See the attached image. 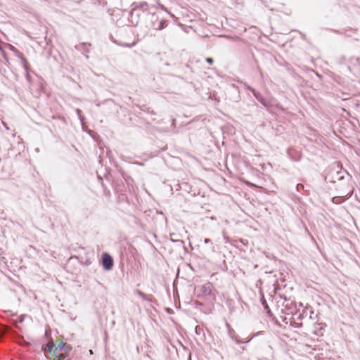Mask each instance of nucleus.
Here are the masks:
<instances>
[{
  "mask_svg": "<svg viewBox=\"0 0 360 360\" xmlns=\"http://www.w3.org/2000/svg\"><path fill=\"white\" fill-rule=\"evenodd\" d=\"M86 46H91V44L90 43L83 42V43H81L79 45L76 46L75 48L77 49H81L82 47H84L83 51L85 53H89V49L86 47Z\"/></svg>",
  "mask_w": 360,
  "mask_h": 360,
  "instance_id": "10",
  "label": "nucleus"
},
{
  "mask_svg": "<svg viewBox=\"0 0 360 360\" xmlns=\"http://www.w3.org/2000/svg\"><path fill=\"white\" fill-rule=\"evenodd\" d=\"M248 89H249L252 93L253 96L255 95V93H257V92L255 89H253V88H252V87H251V86H249V87H248Z\"/></svg>",
  "mask_w": 360,
  "mask_h": 360,
  "instance_id": "20",
  "label": "nucleus"
},
{
  "mask_svg": "<svg viewBox=\"0 0 360 360\" xmlns=\"http://www.w3.org/2000/svg\"><path fill=\"white\" fill-rule=\"evenodd\" d=\"M24 319H25V315H20V316L18 317V322H20V323L23 322Z\"/></svg>",
  "mask_w": 360,
  "mask_h": 360,
  "instance_id": "19",
  "label": "nucleus"
},
{
  "mask_svg": "<svg viewBox=\"0 0 360 360\" xmlns=\"http://www.w3.org/2000/svg\"><path fill=\"white\" fill-rule=\"evenodd\" d=\"M65 347V342H61L57 346L55 345L54 349L53 351V356H56V355L60 353V351L63 350Z\"/></svg>",
  "mask_w": 360,
  "mask_h": 360,
  "instance_id": "8",
  "label": "nucleus"
},
{
  "mask_svg": "<svg viewBox=\"0 0 360 360\" xmlns=\"http://www.w3.org/2000/svg\"><path fill=\"white\" fill-rule=\"evenodd\" d=\"M300 187H301V188H303L304 186H303V185H302V184H297V190L300 189Z\"/></svg>",
  "mask_w": 360,
  "mask_h": 360,
  "instance_id": "27",
  "label": "nucleus"
},
{
  "mask_svg": "<svg viewBox=\"0 0 360 360\" xmlns=\"http://www.w3.org/2000/svg\"><path fill=\"white\" fill-rule=\"evenodd\" d=\"M10 46H11V49L15 53V50H17V49L12 45H10Z\"/></svg>",
  "mask_w": 360,
  "mask_h": 360,
  "instance_id": "26",
  "label": "nucleus"
},
{
  "mask_svg": "<svg viewBox=\"0 0 360 360\" xmlns=\"http://www.w3.org/2000/svg\"><path fill=\"white\" fill-rule=\"evenodd\" d=\"M63 349V352L68 354V353L72 350V346L65 342V347Z\"/></svg>",
  "mask_w": 360,
  "mask_h": 360,
  "instance_id": "15",
  "label": "nucleus"
},
{
  "mask_svg": "<svg viewBox=\"0 0 360 360\" xmlns=\"http://www.w3.org/2000/svg\"><path fill=\"white\" fill-rule=\"evenodd\" d=\"M89 352H90V354H92V353H93V352H92V350H91V349H90V350H89Z\"/></svg>",
  "mask_w": 360,
  "mask_h": 360,
  "instance_id": "29",
  "label": "nucleus"
},
{
  "mask_svg": "<svg viewBox=\"0 0 360 360\" xmlns=\"http://www.w3.org/2000/svg\"><path fill=\"white\" fill-rule=\"evenodd\" d=\"M226 326L228 329V332H229V335L230 338L232 340H233L236 342H237L238 344L242 343L243 342L237 338L236 333L235 330L231 328V326L229 325V323H226Z\"/></svg>",
  "mask_w": 360,
  "mask_h": 360,
  "instance_id": "5",
  "label": "nucleus"
},
{
  "mask_svg": "<svg viewBox=\"0 0 360 360\" xmlns=\"http://www.w3.org/2000/svg\"><path fill=\"white\" fill-rule=\"evenodd\" d=\"M115 43H117V44L122 46H127V47H131L134 45V44H121V43H117V41H115Z\"/></svg>",
  "mask_w": 360,
  "mask_h": 360,
  "instance_id": "17",
  "label": "nucleus"
},
{
  "mask_svg": "<svg viewBox=\"0 0 360 360\" xmlns=\"http://www.w3.org/2000/svg\"><path fill=\"white\" fill-rule=\"evenodd\" d=\"M254 96L263 105H264V106L267 105V103H266V100L264 98V97L259 92L257 91V93H255Z\"/></svg>",
  "mask_w": 360,
  "mask_h": 360,
  "instance_id": "9",
  "label": "nucleus"
},
{
  "mask_svg": "<svg viewBox=\"0 0 360 360\" xmlns=\"http://www.w3.org/2000/svg\"><path fill=\"white\" fill-rule=\"evenodd\" d=\"M59 360H61V359H59Z\"/></svg>",
  "mask_w": 360,
  "mask_h": 360,
  "instance_id": "30",
  "label": "nucleus"
},
{
  "mask_svg": "<svg viewBox=\"0 0 360 360\" xmlns=\"http://www.w3.org/2000/svg\"><path fill=\"white\" fill-rule=\"evenodd\" d=\"M117 168L118 169V171L122 174V175L123 176L124 174V172L122 171V167H118V166H117Z\"/></svg>",
  "mask_w": 360,
  "mask_h": 360,
  "instance_id": "23",
  "label": "nucleus"
},
{
  "mask_svg": "<svg viewBox=\"0 0 360 360\" xmlns=\"http://www.w3.org/2000/svg\"><path fill=\"white\" fill-rule=\"evenodd\" d=\"M285 307L288 310H292V309H294V308L296 307V304L295 302H291L290 304H286L285 305Z\"/></svg>",
  "mask_w": 360,
  "mask_h": 360,
  "instance_id": "14",
  "label": "nucleus"
},
{
  "mask_svg": "<svg viewBox=\"0 0 360 360\" xmlns=\"http://www.w3.org/2000/svg\"><path fill=\"white\" fill-rule=\"evenodd\" d=\"M345 175L349 176L347 170L343 169L342 166H340L339 164H337L336 167L330 170L328 177L331 179L330 181L335 182L337 180H342L345 178Z\"/></svg>",
  "mask_w": 360,
  "mask_h": 360,
  "instance_id": "3",
  "label": "nucleus"
},
{
  "mask_svg": "<svg viewBox=\"0 0 360 360\" xmlns=\"http://www.w3.org/2000/svg\"><path fill=\"white\" fill-rule=\"evenodd\" d=\"M212 291V285L211 283H207L201 287V292L203 295H210Z\"/></svg>",
  "mask_w": 360,
  "mask_h": 360,
  "instance_id": "6",
  "label": "nucleus"
},
{
  "mask_svg": "<svg viewBox=\"0 0 360 360\" xmlns=\"http://www.w3.org/2000/svg\"><path fill=\"white\" fill-rule=\"evenodd\" d=\"M158 6L162 9V10H165V11H167V8L162 4H160V3H158Z\"/></svg>",
  "mask_w": 360,
  "mask_h": 360,
  "instance_id": "22",
  "label": "nucleus"
},
{
  "mask_svg": "<svg viewBox=\"0 0 360 360\" xmlns=\"http://www.w3.org/2000/svg\"><path fill=\"white\" fill-rule=\"evenodd\" d=\"M146 27L155 30H162L165 28L168 23L166 20L159 18L158 15L154 12H148L146 13Z\"/></svg>",
  "mask_w": 360,
  "mask_h": 360,
  "instance_id": "1",
  "label": "nucleus"
},
{
  "mask_svg": "<svg viewBox=\"0 0 360 360\" xmlns=\"http://www.w3.org/2000/svg\"><path fill=\"white\" fill-rule=\"evenodd\" d=\"M101 259H102V265H103V269L106 271H109V270L112 269L113 264H114V261H113V258L112 257V256H110L108 253H103L102 255Z\"/></svg>",
  "mask_w": 360,
  "mask_h": 360,
  "instance_id": "4",
  "label": "nucleus"
},
{
  "mask_svg": "<svg viewBox=\"0 0 360 360\" xmlns=\"http://www.w3.org/2000/svg\"><path fill=\"white\" fill-rule=\"evenodd\" d=\"M54 357L58 358V359H61V360H69V359H68V354H65L64 352H60L58 354L56 355V356H54Z\"/></svg>",
  "mask_w": 360,
  "mask_h": 360,
  "instance_id": "12",
  "label": "nucleus"
},
{
  "mask_svg": "<svg viewBox=\"0 0 360 360\" xmlns=\"http://www.w3.org/2000/svg\"><path fill=\"white\" fill-rule=\"evenodd\" d=\"M54 347H55V343L51 340L46 345L42 347V350L44 352H48L51 354H53V351L54 349Z\"/></svg>",
  "mask_w": 360,
  "mask_h": 360,
  "instance_id": "7",
  "label": "nucleus"
},
{
  "mask_svg": "<svg viewBox=\"0 0 360 360\" xmlns=\"http://www.w3.org/2000/svg\"><path fill=\"white\" fill-rule=\"evenodd\" d=\"M136 292L139 297H141L144 300H149L147 295L140 290H136Z\"/></svg>",
  "mask_w": 360,
  "mask_h": 360,
  "instance_id": "13",
  "label": "nucleus"
},
{
  "mask_svg": "<svg viewBox=\"0 0 360 360\" xmlns=\"http://www.w3.org/2000/svg\"><path fill=\"white\" fill-rule=\"evenodd\" d=\"M15 55L20 58H22V60H24L25 62H26V60L25 58L23 57L22 56V53H20L18 50H15Z\"/></svg>",
  "mask_w": 360,
  "mask_h": 360,
  "instance_id": "16",
  "label": "nucleus"
},
{
  "mask_svg": "<svg viewBox=\"0 0 360 360\" xmlns=\"http://www.w3.org/2000/svg\"><path fill=\"white\" fill-rule=\"evenodd\" d=\"M77 112L80 116V114H81L82 111L79 109H77Z\"/></svg>",
  "mask_w": 360,
  "mask_h": 360,
  "instance_id": "28",
  "label": "nucleus"
},
{
  "mask_svg": "<svg viewBox=\"0 0 360 360\" xmlns=\"http://www.w3.org/2000/svg\"><path fill=\"white\" fill-rule=\"evenodd\" d=\"M10 46H11V49L15 53V50H17V49L12 45H10Z\"/></svg>",
  "mask_w": 360,
  "mask_h": 360,
  "instance_id": "25",
  "label": "nucleus"
},
{
  "mask_svg": "<svg viewBox=\"0 0 360 360\" xmlns=\"http://www.w3.org/2000/svg\"><path fill=\"white\" fill-rule=\"evenodd\" d=\"M206 61L210 64L212 65L214 63V60L212 58H207Z\"/></svg>",
  "mask_w": 360,
  "mask_h": 360,
  "instance_id": "18",
  "label": "nucleus"
},
{
  "mask_svg": "<svg viewBox=\"0 0 360 360\" xmlns=\"http://www.w3.org/2000/svg\"><path fill=\"white\" fill-rule=\"evenodd\" d=\"M51 117H52V119H56V118H58V119H60V120H63V121H64V122H65V119H64L63 117H61L60 116H58V117H56V116H55V115H53Z\"/></svg>",
  "mask_w": 360,
  "mask_h": 360,
  "instance_id": "21",
  "label": "nucleus"
},
{
  "mask_svg": "<svg viewBox=\"0 0 360 360\" xmlns=\"http://www.w3.org/2000/svg\"><path fill=\"white\" fill-rule=\"evenodd\" d=\"M262 304L263 307L264 308V309L266 310V313L269 314V316H272L271 309L269 307L268 304L264 297H262Z\"/></svg>",
  "mask_w": 360,
  "mask_h": 360,
  "instance_id": "11",
  "label": "nucleus"
},
{
  "mask_svg": "<svg viewBox=\"0 0 360 360\" xmlns=\"http://www.w3.org/2000/svg\"><path fill=\"white\" fill-rule=\"evenodd\" d=\"M131 6L133 7L132 9L130 11V16L131 18V22L135 24V25H137L139 22L140 18V14L136 13L137 10H141L143 12H149V5L146 1H142V2H134L131 4Z\"/></svg>",
  "mask_w": 360,
  "mask_h": 360,
  "instance_id": "2",
  "label": "nucleus"
},
{
  "mask_svg": "<svg viewBox=\"0 0 360 360\" xmlns=\"http://www.w3.org/2000/svg\"><path fill=\"white\" fill-rule=\"evenodd\" d=\"M211 243V240L209 239V238H205V243L206 244H208V243Z\"/></svg>",
  "mask_w": 360,
  "mask_h": 360,
  "instance_id": "24",
  "label": "nucleus"
}]
</instances>
